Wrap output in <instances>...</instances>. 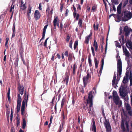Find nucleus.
I'll list each match as a JSON object with an SVG mask.
<instances>
[{
    "label": "nucleus",
    "instance_id": "26",
    "mask_svg": "<svg viewBox=\"0 0 132 132\" xmlns=\"http://www.w3.org/2000/svg\"><path fill=\"white\" fill-rule=\"evenodd\" d=\"M64 81L65 82L66 85H67L69 81V77L68 76H66Z\"/></svg>",
    "mask_w": 132,
    "mask_h": 132
},
{
    "label": "nucleus",
    "instance_id": "8",
    "mask_svg": "<svg viewBox=\"0 0 132 132\" xmlns=\"http://www.w3.org/2000/svg\"><path fill=\"white\" fill-rule=\"evenodd\" d=\"M106 132H111V128L109 122L106 120L104 123Z\"/></svg>",
    "mask_w": 132,
    "mask_h": 132
},
{
    "label": "nucleus",
    "instance_id": "12",
    "mask_svg": "<svg viewBox=\"0 0 132 132\" xmlns=\"http://www.w3.org/2000/svg\"><path fill=\"white\" fill-rule=\"evenodd\" d=\"M40 16V14L38 10H36L34 14V16L35 19L37 20L39 19Z\"/></svg>",
    "mask_w": 132,
    "mask_h": 132
},
{
    "label": "nucleus",
    "instance_id": "47",
    "mask_svg": "<svg viewBox=\"0 0 132 132\" xmlns=\"http://www.w3.org/2000/svg\"><path fill=\"white\" fill-rule=\"evenodd\" d=\"M107 42H106V44L105 49V53H106V51H107Z\"/></svg>",
    "mask_w": 132,
    "mask_h": 132
},
{
    "label": "nucleus",
    "instance_id": "38",
    "mask_svg": "<svg viewBox=\"0 0 132 132\" xmlns=\"http://www.w3.org/2000/svg\"><path fill=\"white\" fill-rule=\"evenodd\" d=\"M20 106H17V110L18 112L20 110Z\"/></svg>",
    "mask_w": 132,
    "mask_h": 132
},
{
    "label": "nucleus",
    "instance_id": "55",
    "mask_svg": "<svg viewBox=\"0 0 132 132\" xmlns=\"http://www.w3.org/2000/svg\"><path fill=\"white\" fill-rule=\"evenodd\" d=\"M47 26V25H46L44 26V28L43 30L45 31H46Z\"/></svg>",
    "mask_w": 132,
    "mask_h": 132
},
{
    "label": "nucleus",
    "instance_id": "56",
    "mask_svg": "<svg viewBox=\"0 0 132 132\" xmlns=\"http://www.w3.org/2000/svg\"><path fill=\"white\" fill-rule=\"evenodd\" d=\"M7 97L8 98V100L9 102H10L11 101V99L10 97V95H7Z\"/></svg>",
    "mask_w": 132,
    "mask_h": 132
},
{
    "label": "nucleus",
    "instance_id": "16",
    "mask_svg": "<svg viewBox=\"0 0 132 132\" xmlns=\"http://www.w3.org/2000/svg\"><path fill=\"white\" fill-rule=\"evenodd\" d=\"M26 105V103H24V102H22L21 108V114L22 115H24L25 107Z\"/></svg>",
    "mask_w": 132,
    "mask_h": 132
},
{
    "label": "nucleus",
    "instance_id": "52",
    "mask_svg": "<svg viewBox=\"0 0 132 132\" xmlns=\"http://www.w3.org/2000/svg\"><path fill=\"white\" fill-rule=\"evenodd\" d=\"M18 59H16V60L15 61V64L16 65H18Z\"/></svg>",
    "mask_w": 132,
    "mask_h": 132
},
{
    "label": "nucleus",
    "instance_id": "63",
    "mask_svg": "<svg viewBox=\"0 0 132 132\" xmlns=\"http://www.w3.org/2000/svg\"><path fill=\"white\" fill-rule=\"evenodd\" d=\"M15 32H13L12 35V38L14 37L15 36Z\"/></svg>",
    "mask_w": 132,
    "mask_h": 132
},
{
    "label": "nucleus",
    "instance_id": "22",
    "mask_svg": "<svg viewBox=\"0 0 132 132\" xmlns=\"http://www.w3.org/2000/svg\"><path fill=\"white\" fill-rule=\"evenodd\" d=\"M128 80L129 79L128 77H124L122 81V82L124 84H126L128 82Z\"/></svg>",
    "mask_w": 132,
    "mask_h": 132
},
{
    "label": "nucleus",
    "instance_id": "46",
    "mask_svg": "<svg viewBox=\"0 0 132 132\" xmlns=\"http://www.w3.org/2000/svg\"><path fill=\"white\" fill-rule=\"evenodd\" d=\"M88 62L89 65L90 67H91L92 66V64L91 63V61L90 59H89Z\"/></svg>",
    "mask_w": 132,
    "mask_h": 132
},
{
    "label": "nucleus",
    "instance_id": "5",
    "mask_svg": "<svg viewBox=\"0 0 132 132\" xmlns=\"http://www.w3.org/2000/svg\"><path fill=\"white\" fill-rule=\"evenodd\" d=\"M118 75L120 76L122 71V62L120 59H118L117 62Z\"/></svg>",
    "mask_w": 132,
    "mask_h": 132
},
{
    "label": "nucleus",
    "instance_id": "21",
    "mask_svg": "<svg viewBox=\"0 0 132 132\" xmlns=\"http://www.w3.org/2000/svg\"><path fill=\"white\" fill-rule=\"evenodd\" d=\"M125 105L127 111L131 109L130 105L128 103H125Z\"/></svg>",
    "mask_w": 132,
    "mask_h": 132
},
{
    "label": "nucleus",
    "instance_id": "43",
    "mask_svg": "<svg viewBox=\"0 0 132 132\" xmlns=\"http://www.w3.org/2000/svg\"><path fill=\"white\" fill-rule=\"evenodd\" d=\"M14 8V5L13 6H12V5L11 7V8L10 12H12V10Z\"/></svg>",
    "mask_w": 132,
    "mask_h": 132
},
{
    "label": "nucleus",
    "instance_id": "11",
    "mask_svg": "<svg viewBox=\"0 0 132 132\" xmlns=\"http://www.w3.org/2000/svg\"><path fill=\"white\" fill-rule=\"evenodd\" d=\"M126 45L130 51L131 50H132V43L129 40H127L126 41Z\"/></svg>",
    "mask_w": 132,
    "mask_h": 132
},
{
    "label": "nucleus",
    "instance_id": "13",
    "mask_svg": "<svg viewBox=\"0 0 132 132\" xmlns=\"http://www.w3.org/2000/svg\"><path fill=\"white\" fill-rule=\"evenodd\" d=\"M123 53L126 56V57H129V56L130 53L127 50L126 47L123 46Z\"/></svg>",
    "mask_w": 132,
    "mask_h": 132
},
{
    "label": "nucleus",
    "instance_id": "25",
    "mask_svg": "<svg viewBox=\"0 0 132 132\" xmlns=\"http://www.w3.org/2000/svg\"><path fill=\"white\" fill-rule=\"evenodd\" d=\"M26 125V121L25 119H23V122L22 124V128L23 129L25 128Z\"/></svg>",
    "mask_w": 132,
    "mask_h": 132
},
{
    "label": "nucleus",
    "instance_id": "33",
    "mask_svg": "<svg viewBox=\"0 0 132 132\" xmlns=\"http://www.w3.org/2000/svg\"><path fill=\"white\" fill-rule=\"evenodd\" d=\"M128 113L130 115H132V110L131 109L127 111Z\"/></svg>",
    "mask_w": 132,
    "mask_h": 132
},
{
    "label": "nucleus",
    "instance_id": "53",
    "mask_svg": "<svg viewBox=\"0 0 132 132\" xmlns=\"http://www.w3.org/2000/svg\"><path fill=\"white\" fill-rule=\"evenodd\" d=\"M64 102L63 101V99L62 100V102H61V107H62L64 105Z\"/></svg>",
    "mask_w": 132,
    "mask_h": 132
},
{
    "label": "nucleus",
    "instance_id": "17",
    "mask_svg": "<svg viewBox=\"0 0 132 132\" xmlns=\"http://www.w3.org/2000/svg\"><path fill=\"white\" fill-rule=\"evenodd\" d=\"M31 7L30 6H29L28 8V10L27 12V15L28 16V20H29L30 19V14L31 13Z\"/></svg>",
    "mask_w": 132,
    "mask_h": 132
},
{
    "label": "nucleus",
    "instance_id": "50",
    "mask_svg": "<svg viewBox=\"0 0 132 132\" xmlns=\"http://www.w3.org/2000/svg\"><path fill=\"white\" fill-rule=\"evenodd\" d=\"M120 79V77H118L117 79V82H116V84H118V82L119 81Z\"/></svg>",
    "mask_w": 132,
    "mask_h": 132
},
{
    "label": "nucleus",
    "instance_id": "9",
    "mask_svg": "<svg viewBox=\"0 0 132 132\" xmlns=\"http://www.w3.org/2000/svg\"><path fill=\"white\" fill-rule=\"evenodd\" d=\"M122 30L121 29L120 30V32L119 33V40L121 45H123L125 43V40L124 39V36L121 35Z\"/></svg>",
    "mask_w": 132,
    "mask_h": 132
},
{
    "label": "nucleus",
    "instance_id": "61",
    "mask_svg": "<svg viewBox=\"0 0 132 132\" xmlns=\"http://www.w3.org/2000/svg\"><path fill=\"white\" fill-rule=\"evenodd\" d=\"M10 88L8 89V90L7 92V95H10Z\"/></svg>",
    "mask_w": 132,
    "mask_h": 132
},
{
    "label": "nucleus",
    "instance_id": "1",
    "mask_svg": "<svg viewBox=\"0 0 132 132\" xmlns=\"http://www.w3.org/2000/svg\"><path fill=\"white\" fill-rule=\"evenodd\" d=\"M92 92H90L88 94V98L87 100V102L88 103H89V110L88 113L90 115L93 114L94 111L92 109V106L93 105L92 102Z\"/></svg>",
    "mask_w": 132,
    "mask_h": 132
},
{
    "label": "nucleus",
    "instance_id": "58",
    "mask_svg": "<svg viewBox=\"0 0 132 132\" xmlns=\"http://www.w3.org/2000/svg\"><path fill=\"white\" fill-rule=\"evenodd\" d=\"M77 14V12H76V11H74V12L73 13V16L74 17H75V16Z\"/></svg>",
    "mask_w": 132,
    "mask_h": 132
},
{
    "label": "nucleus",
    "instance_id": "48",
    "mask_svg": "<svg viewBox=\"0 0 132 132\" xmlns=\"http://www.w3.org/2000/svg\"><path fill=\"white\" fill-rule=\"evenodd\" d=\"M76 67H75V64L73 65V73H75V70L76 69Z\"/></svg>",
    "mask_w": 132,
    "mask_h": 132
},
{
    "label": "nucleus",
    "instance_id": "42",
    "mask_svg": "<svg viewBox=\"0 0 132 132\" xmlns=\"http://www.w3.org/2000/svg\"><path fill=\"white\" fill-rule=\"evenodd\" d=\"M13 32H15V25L14 24L13 25Z\"/></svg>",
    "mask_w": 132,
    "mask_h": 132
},
{
    "label": "nucleus",
    "instance_id": "28",
    "mask_svg": "<svg viewBox=\"0 0 132 132\" xmlns=\"http://www.w3.org/2000/svg\"><path fill=\"white\" fill-rule=\"evenodd\" d=\"M9 40V39L8 38H6V39H5L6 42H5V46H6V48H8L7 44H8Z\"/></svg>",
    "mask_w": 132,
    "mask_h": 132
},
{
    "label": "nucleus",
    "instance_id": "31",
    "mask_svg": "<svg viewBox=\"0 0 132 132\" xmlns=\"http://www.w3.org/2000/svg\"><path fill=\"white\" fill-rule=\"evenodd\" d=\"M79 26L81 27L82 24V21L81 19H80L79 21L78 22Z\"/></svg>",
    "mask_w": 132,
    "mask_h": 132
},
{
    "label": "nucleus",
    "instance_id": "34",
    "mask_svg": "<svg viewBox=\"0 0 132 132\" xmlns=\"http://www.w3.org/2000/svg\"><path fill=\"white\" fill-rule=\"evenodd\" d=\"M120 94L121 96L125 97L126 96V94L123 92H120Z\"/></svg>",
    "mask_w": 132,
    "mask_h": 132
},
{
    "label": "nucleus",
    "instance_id": "4",
    "mask_svg": "<svg viewBox=\"0 0 132 132\" xmlns=\"http://www.w3.org/2000/svg\"><path fill=\"white\" fill-rule=\"evenodd\" d=\"M125 124L126 129H125V127L124 122L123 121L122 122L121 125L122 131L123 132H129V123L127 122L126 121L125 122Z\"/></svg>",
    "mask_w": 132,
    "mask_h": 132
},
{
    "label": "nucleus",
    "instance_id": "36",
    "mask_svg": "<svg viewBox=\"0 0 132 132\" xmlns=\"http://www.w3.org/2000/svg\"><path fill=\"white\" fill-rule=\"evenodd\" d=\"M72 40H71L70 41L69 46L71 49L72 48Z\"/></svg>",
    "mask_w": 132,
    "mask_h": 132
},
{
    "label": "nucleus",
    "instance_id": "54",
    "mask_svg": "<svg viewBox=\"0 0 132 132\" xmlns=\"http://www.w3.org/2000/svg\"><path fill=\"white\" fill-rule=\"evenodd\" d=\"M11 132H15L14 129L13 127H12L11 128Z\"/></svg>",
    "mask_w": 132,
    "mask_h": 132
},
{
    "label": "nucleus",
    "instance_id": "51",
    "mask_svg": "<svg viewBox=\"0 0 132 132\" xmlns=\"http://www.w3.org/2000/svg\"><path fill=\"white\" fill-rule=\"evenodd\" d=\"M65 55L67 57L68 56V51H65Z\"/></svg>",
    "mask_w": 132,
    "mask_h": 132
},
{
    "label": "nucleus",
    "instance_id": "35",
    "mask_svg": "<svg viewBox=\"0 0 132 132\" xmlns=\"http://www.w3.org/2000/svg\"><path fill=\"white\" fill-rule=\"evenodd\" d=\"M91 49L93 55L94 56H95V53L94 51V48L93 47H91Z\"/></svg>",
    "mask_w": 132,
    "mask_h": 132
},
{
    "label": "nucleus",
    "instance_id": "24",
    "mask_svg": "<svg viewBox=\"0 0 132 132\" xmlns=\"http://www.w3.org/2000/svg\"><path fill=\"white\" fill-rule=\"evenodd\" d=\"M58 19V18L56 17L54 20H53V24L54 27L56 26L57 24V22Z\"/></svg>",
    "mask_w": 132,
    "mask_h": 132
},
{
    "label": "nucleus",
    "instance_id": "15",
    "mask_svg": "<svg viewBox=\"0 0 132 132\" xmlns=\"http://www.w3.org/2000/svg\"><path fill=\"white\" fill-rule=\"evenodd\" d=\"M27 8V7L26 6L25 3H24L22 1H21L20 4V9L22 10H25Z\"/></svg>",
    "mask_w": 132,
    "mask_h": 132
},
{
    "label": "nucleus",
    "instance_id": "30",
    "mask_svg": "<svg viewBox=\"0 0 132 132\" xmlns=\"http://www.w3.org/2000/svg\"><path fill=\"white\" fill-rule=\"evenodd\" d=\"M78 45V41H76L75 42L74 45V49H75L77 46Z\"/></svg>",
    "mask_w": 132,
    "mask_h": 132
},
{
    "label": "nucleus",
    "instance_id": "60",
    "mask_svg": "<svg viewBox=\"0 0 132 132\" xmlns=\"http://www.w3.org/2000/svg\"><path fill=\"white\" fill-rule=\"evenodd\" d=\"M63 8V5L62 4L61 5V6L60 8V9L61 12L62 11V10Z\"/></svg>",
    "mask_w": 132,
    "mask_h": 132
},
{
    "label": "nucleus",
    "instance_id": "27",
    "mask_svg": "<svg viewBox=\"0 0 132 132\" xmlns=\"http://www.w3.org/2000/svg\"><path fill=\"white\" fill-rule=\"evenodd\" d=\"M129 78L130 80V86H132V75L131 73L129 75Z\"/></svg>",
    "mask_w": 132,
    "mask_h": 132
},
{
    "label": "nucleus",
    "instance_id": "19",
    "mask_svg": "<svg viewBox=\"0 0 132 132\" xmlns=\"http://www.w3.org/2000/svg\"><path fill=\"white\" fill-rule=\"evenodd\" d=\"M101 62H102V65H101V67L100 70V71L99 72V73L100 74V75L102 73V71L103 69L104 63V59H103L101 60Z\"/></svg>",
    "mask_w": 132,
    "mask_h": 132
},
{
    "label": "nucleus",
    "instance_id": "7",
    "mask_svg": "<svg viewBox=\"0 0 132 132\" xmlns=\"http://www.w3.org/2000/svg\"><path fill=\"white\" fill-rule=\"evenodd\" d=\"M132 17V13L130 11H126L124 12V18L125 19V21H127L130 19Z\"/></svg>",
    "mask_w": 132,
    "mask_h": 132
},
{
    "label": "nucleus",
    "instance_id": "64",
    "mask_svg": "<svg viewBox=\"0 0 132 132\" xmlns=\"http://www.w3.org/2000/svg\"><path fill=\"white\" fill-rule=\"evenodd\" d=\"M57 57L59 59H60L61 58V56L60 54L58 53L57 54Z\"/></svg>",
    "mask_w": 132,
    "mask_h": 132
},
{
    "label": "nucleus",
    "instance_id": "20",
    "mask_svg": "<svg viewBox=\"0 0 132 132\" xmlns=\"http://www.w3.org/2000/svg\"><path fill=\"white\" fill-rule=\"evenodd\" d=\"M116 75L117 72H115L114 73L113 79L112 82V84L113 85H115L116 77Z\"/></svg>",
    "mask_w": 132,
    "mask_h": 132
},
{
    "label": "nucleus",
    "instance_id": "39",
    "mask_svg": "<svg viewBox=\"0 0 132 132\" xmlns=\"http://www.w3.org/2000/svg\"><path fill=\"white\" fill-rule=\"evenodd\" d=\"M21 101L18 100L17 102V105L20 106L21 104Z\"/></svg>",
    "mask_w": 132,
    "mask_h": 132
},
{
    "label": "nucleus",
    "instance_id": "45",
    "mask_svg": "<svg viewBox=\"0 0 132 132\" xmlns=\"http://www.w3.org/2000/svg\"><path fill=\"white\" fill-rule=\"evenodd\" d=\"M70 38V37L69 36H67V39L66 40L67 42H68Z\"/></svg>",
    "mask_w": 132,
    "mask_h": 132
},
{
    "label": "nucleus",
    "instance_id": "49",
    "mask_svg": "<svg viewBox=\"0 0 132 132\" xmlns=\"http://www.w3.org/2000/svg\"><path fill=\"white\" fill-rule=\"evenodd\" d=\"M94 62L95 64H98L97 60L96 58H95L94 59Z\"/></svg>",
    "mask_w": 132,
    "mask_h": 132
},
{
    "label": "nucleus",
    "instance_id": "10",
    "mask_svg": "<svg viewBox=\"0 0 132 132\" xmlns=\"http://www.w3.org/2000/svg\"><path fill=\"white\" fill-rule=\"evenodd\" d=\"M124 30L125 32V35L126 36H128L130 34V32L132 31V30L129 28L127 26H125L124 28Z\"/></svg>",
    "mask_w": 132,
    "mask_h": 132
},
{
    "label": "nucleus",
    "instance_id": "41",
    "mask_svg": "<svg viewBox=\"0 0 132 132\" xmlns=\"http://www.w3.org/2000/svg\"><path fill=\"white\" fill-rule=\"evenodd\" d=\"M13 116V112H12L11 111V112L10 115V120L11 121H12Z\"/></svg>",
    "mask_w": 132,
    "mask_h": 132
},
{
    "label": "nucleus",
    "instance_id": "62",
    "mask_svg": "<svg viewBox=\"0 0 132 132\" xmlns=\"http://www.w3.org/2000/svg\"><path fill=\"white\" fill-rule=\"evenodd\" d=\"M47 41H45V42L44 43V46H46L47 45Z\"/></svg>",
    "mask_w": 132,
    "mask_h": 132
},
{
    "label": "nucleus",
    "instance_id": "2",
    "mask_svg": "<svg viewBox=\"0 0 132 132\" xmlns=\"http://www.w3.org/2000/svg\"><path fill=\"white\" fill-rule=\"evenodd\" d=\"M113 101L114 103L117 105H121L122 104V102L120 100L117 92L116 91H113Z\"/></svg>",
    "mask_w": 132,
    "mask_h": 132
},
{
    "label": "nucleus",
    "instance_id": "44",
    "mask_svg": "<svg viewBox=\"0 0 132 132\" xmlns=\"http://www.w3.org/2000/svg\"><path fill=\"white\" fill-rule=\"evenodd\" d=\"M68 13H69V10H68V9H67L66 10V12L65 14V16H67V15H68Z\"/></svg>",
    "mask_w": 132,
    "mask_h": 132
},
{
    "label": "nucleus",
    "instance_id": "3",
    "mask_svg": "<svg viewBox=\"0 0 132 132\" xmlns=\"http://www.w3.org/2000/svg\"><path fill=\"white\" fill-rule=\"evenodd\" d=\"M18 89L19 94H18V100L21 101V97L20 96V94L22 95L23 94L24 87L23 86L19 84Z\"/></svg>",
    "mask_w": 132,
    "mask_h": 132
},
{
    "label": "nucleus",
    "instance_id": "29",
    "mask_svg": "<svg viewBox=\"0 0 132 132\" xmlns=\"http://www.w3.org/2000/svg\"><path fill=\"white\" fill-rule=\"evenodd\" d=\"M115 42L116 43L115 45L117 47H118L119 48H121V46L120 45V44L116 41H115Z\"/></svg>",
    "mask_w": 132,
    "mask_h": 132
},
{
    "label": "nucleus",
    "instance_id": "32",
    "mask_svg": "<svg viewBox=\"0 0 132 132\" xmlns=\"http://www.w3.org/2000/svg\"><path fill=\"white\" fill-rule=\"evenodd\" d=\"M90 38L86 36L85 38V43L87 44L88 43V41Z\"/></svg>",
    "mask_w": 132,
    "mask_h": 132
},
{
    "label": "nucleus",
    "instance_id": "40",
    "mask_svg": "<svg viewBox=\"0 0 132 132\" xmlns=\"http://www.w3.org/2000/svg\"><path fill=\"white\" fill-rule=\"evenodd\" d=\"M129 73V71H127L126 73V76L124 77H128V78Z\"/></svg>",
    "mask_w": 132,
    "mask_h": 132
},
{
    "label": "nucleus",
    "instance_id": "57",
    "mask_svg": "<svg viewBox=\"0 0 132 132\" xmlns=\"http://www.w3.org/2000/svg\"><path fill=\"white\" fill-rule=\"evenodd\" d=\"M77 8L78 10L79 9L80 10L81 9L80 6L79 4L78 5V6Z\"/></svg>",
    "mask_w": 132,
    "mask_h": 132
},
{
    "label": "nucleus",
    "instance_id": "6",
    "mask_svg": "<svg viewBox=\"0 0 132 132\" xmlns=\"http://www.w3.org/2000/svg\"><path fill=\"white\" fill-rule=\"evenodd\" d=\"M91 76L89 73L87 72V75L84 76L83 78V81L84 85L85 87L88 82L89 79L90 78Z\"/></svg>",
    "mask_w": 132,
    "mask_h": 132
},
{
    "label": "nucleus",
    "instance_id": "18",
    "mask_svg": "<svg viewBox=\"0 0 132 132\" xmlns=\"http://www.w3.org/2000/svg\"><path fill=\"white\" fill-rule=\"evenodd\" d=\"M91 128L92 131H93L94 132H96V128L95 125V123L94 121L93 122V124L91 126Z\"/></svg>",
    "mask_w": 132,
    "mask_h": 132
},
{
    "label": "nucleus",
    "instance_id": "23",
    "mask_svg": "<svg viewBox=\"0 0 132 132\" xmlns=\"http://www.w3.org/2000/svg\"><path fill=\"white\" fill-rule=\"evenodd\" d=\"M122 4L121 3H120L119 4L118 6L117 7V11L119 13H120V10L121 6Z\"/></svg>",
    "mask_w": 132,
    "mask_h": 132
},
{
    "label": "nucleus",
    "instance_id": "37",
    "mask_svg": "<svg viewBox=\"0 0 132 132\" xmlns=\"http://www.w3.org/2000/svg\"><path fill=\"white\" fill-rule=\"evenodd\" d=\"M93 45L95 47H98L97 43L96 42V40H95L94 41Z\"/></svg>",
    "mask_w": 132,
    "mask_h": 132
},
{
    "label": "nucleus",
    "instance_id": "59",
    "mask_svg": "<svg viewBox=\"0 0 132 132\" xmlns=\"http://www.w3.org/2000/svg\"><path fill=\"white\" fill-rule=\"evenodd\" d=\"M95 7L93 6V7H92V11H93V12H94L95 11Z\"/></svg>",
    "mask_w": 132,
    "mask_h": 132
},
{
    "label": "nucleus",
    "instance_id": "14",
    "mask_svg": "<svg viewBox=\"0 0 132 132\" xmlns=\"http://www.w3.org/2000/svg\"><path fill=\"white\" fill-rule=\"evenodd\" d=\"M24 100L22 102H24V103H26V107H27L28 99V94L27 96L26 92V91H25L24 94Z\"/></svg>",
    "mask_w": 132,
    "mask_h": 132
}]
</instances>
